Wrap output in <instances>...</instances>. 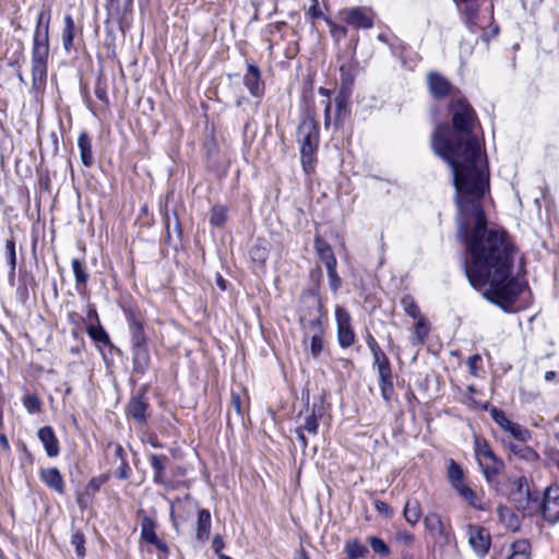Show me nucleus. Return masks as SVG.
I'll return each mask as SVG.
<instances>
[{
	"mask_svg": "<svg viewBox=\"0 0 559 559\" xmlns=\"http://www.w3.org/2000/svg\"><path fill=\"white\" fill-rule=\"evenodd\" d=\"M302 169L310 175L314 171L317 151L319 145H299Z\"/></svg>",
	"mask_w": 559,
	"mask_h": 559,
	"instance_id": "16",
	"label": "nucleus"
},
{
	"mask_svg": "<svg viewBox=\"0 0 559 559\" xmlns=\"http://www.w3.org/2000/svg\"><path fill=\"white\" fill-rule=\"evenodd\" d=\"M319 94L325 96L326 98H330L331 92L325 87H319Z\"/></svg>",
	"mask_w": 559,
	"mask_h": 559,
	"instance_id": "61",
	"label": "nucleus"
},
{
	"mask_svg": "<svg viewBox=\"0 0 559 559\" xmlns=\"http://www.w3.org/2000/svg\"><path fill=\"white\" fill-rule=\"evenodd\" d=\"M378 39H379L380 41H382V43H385V44H388V43H389V39H388L386 34H383V33L378 35Z\"/></svg>",
	"mask_w": 559,
	"mask_h": 559,
	"instance_id": "64",
	"label": "nucleus"
},
{
	"mask_svg": "<svg viewBox=\"0 0 559 559\" xmlns=\"http://www.w3.org/2000/svg\"><path fill=\"white\" fill-rule=\"evenodd\" d=\"M450 111L453 128L437 126L431 147L452 169L460 215L457 236L469 254L465 274L488 301L507 312L519 311L513 304L522 286L511 276L512 246L504 231L486 228L481 199L489 190V174L480 141L474 133L475 111L461 98L451 102Z\"/></svg>",
	"mask_w": 559,
	"mask_h": 559,
	"instance_id": "1",
	"label": "nucleus"
},
{
	"mask_svg": "<svg viewBox=\"0 0 559 559\" xmlns=\"http://www.w3.org/2000/svg\"><path fill=\"white\" fill-rule=\"evenodd\" d=\"M348 317H337V337L342 347H349L355 341L354 331Z\"/></svg>",
	"mask_w": 559,
	"mask_h": 559,
	"instance_id": "14",
	"label": "nucleus"
},
{
	"mask_svg": "<svg viewBox=\"0 0 559 559\" xmlns=\"http://www.w3.org/2000/svg\"><path fill=\"white\" fill-rule=\"evenodd\" d=\"M299 145H319V127L313 118H305L297 129Z\"/></svg>",
	"mask_w": 559,
	"mask_h": 559,
	"instance_id": "10",
	"label": "nucleus"
},
{
	"mask_svg": "<svg viewBox=\"0 0 559 559\" xmlns=\"http://www.w3.org/2000/svg\"><path fill=\"white\" fill-rule=\"evenodd\" d=\"M344 549L349 559H359L368 554L367 547L357 539L347 540Z\"/></svg>",
	"mask_w": 559,
	"mask_h": 559,
	"instance_id": "29",
	"label": "nucleus"
},
{
	"mask_svg": "<svg viewBox=\"0 0 559 559\" xmlns=\"http://www.w3.org/2000/svg\"><path fill=\"white\" fill-rule=\"evenodd\" d=\"M87 333L93 341L98 344L107 345L109 343V337L104 329L98 324H90L87 326Z\"/></svg>",
	"mask_w": 559,
	"mask_h": 559,
	"instance_id": "36",
	"label": "nucleus"
},
{
	"mask_svg": "<svg viewBox=\"0 0 559 559\" xmlns=\"http://www.w3.org/2000/svg\"><path fill=\"white\" fill-rule=\"evenodd\" d=\"M465 26L472 33L483 28L484 19L479 15L480 0H454Z\"/></svg>",
	"mask_w": 559,
	"mask_h": 559,
	"instance_id": "7",
	"label": "nucleus"
},
{
	"mask_svg": "<svg viewBox=\"0 0 559 559\" xmlns=\"http://www.w3.org/2000/svg\"><path fill=\"white\" fill-rule=\"evenodd\" d=\"M81 160L85 166H92L94 163L92 141L86 132H81L78 139Z\"/></svg>",
	"mask_w": 559,
	"mask_h": 559,
	"instance_id": "18",
	"label": "nucleus"
},
{
	"mask_svg": "<svg viewBox=\"0 0 559 559\" xmlns=\"http://www.w3.org/2000/svg\"><path fill=\"white\" fill-rule=\"evenodd\" d=\"M297 433H298L299 441H300V442H301V444L306 448V447H307V444H308V442H307V440H306V437H305V435H304L302 430H301V429H298V430H297Z\"/></svg>",
	"mask_w": 559,
	"mask_h": 559,
	"instance_id": "60",
	"label": "nucleus"
},
{
	"mask_svg": "<svg viewBox=\"0 0 559 559\" xmlns=\"http://www.w3.org/2000/svg\"><path fill=\"white\" fill-rule=\"evenodd\" d=\"M448 478L455 491L473 508L479 510L488 508L487 503L483 502L476 492L465 484L463 469L453 460H450L448 464Z\"/></svg>",
	"mask_w": 559,
	"mask_h": 559,
	"instance_id": "4",
	"label": "nucleus"
},
{
	"mask_svg": "<svg viewBox=\"0 0 559 559\" xmlns=\"http://www.w3.org/2000/svg\"><path fill=\"white\" fill-rule=\"evenodd\" d=\"M326 272H328V276H329L330 286L335 292L341 284V278L336 272V265H332V270L326 269Z\"/></svg>",
	"mask_w": 559,
	"mask_h": 559,
	"instance_id": "48",
	"label": "nucleus"
},
{
	"mask_svg": "<svg viewBox=\"0 0 559 559\" xmlns=\"http://www.w3.org/2000/svg\"><path fill=\"white\" fill-rule=\"evenodd\" d=\"M336 115L334 119L335 124H340L342 120V116L345 114V100L343 97H337L335 99Z\"/></svg>",
	"mask_w": 559,
	"mask_h": 559,
	"instance_id": "50",
	"label": "nucleus"
},
{
	"mask_svg": "<svg viewBox=\"0 0 559 559\" xmlns=\"http://www.w3.org/2000/svg\"><path fill=\"white\" fill-rule=\"evenodd\" d=\"M41 480L58 493H63L64 483L60 472L56 467L46 468L40 472Z\"/></svg>",
	"mask_w": 559,
	"mask_h": 559,
	"instance_id": "15",
	"label": "nucleus"
},
{
	"mask_svg": "<svg viewBox=\"0 0 559 559\" xmlns=\"http://www.w3.org/2000/svg\"><path fill=\"white\" fill-rule=\"evenodd\" d=\"M231 405L238 415H242L241 397L237 393L231 394Z\"/></svg>",
	"mask_w": 559,
	"mask_h": 559,
	"instance_id": "55",
	"label": "nucleus"
},
{
	"mask_svg": "<svg viewBox=\"0 0 559 559\" xmlns=\"http://www.w3.org/2000/svg\"><path fill=\"white\" fill-rule=\"evenodd\" d=\"M314 247L320 260L324 263L325 267L332 270V265H336V259L331 246L321 238L317 237L314 240Z\"/></svg>",
	"mask_w": 559,
	"mask_h": 559,
	"instance_id": "17",
	"label": "nucleus"
},
{
	"mask_svg": "<svg viewBox=\"0 0 559 559\" xmlns=\"http://www.w3.org/2000/svg\"><path fill=\"white\" fill-rule=\"evenodd\" d=\"M374 508H376V510H377L379 513L383 514L384 516H386V518L392 516V513H393V512H392V510H391L390 506H389L386 502H384V501H380V500H377V501L374 502Z\"/></svg>",
	"mask_w": 559,
	"mask_h": 559,
	"instance_id": "52",
	"label": "nucleus"
},
{
	"mask_svg": "<svg viewBox=\"0 0 559 559\" xmlns=\"http://www.w3.org/2000/svg\"><path fill=\"white\" fill-rule=\"evenodd\" d=\"M153 545L156 547L157 550L163 552L165 556L168 555V547L162 539L158 538Z\"/></svg>",
	"mask_w": 559,
	"mask_h": 559,
	"instance_id": "58",
	"label": "nucleus"
},
{
	"mask_svg": "<svg viewBox=\"0 0 559 559\" xmlns=\"http://www.w3.org/2000/svg\"><path fill=\"white\" fill-rule=\"evenodd\" d=\"M466 530L468 544L474 552L480 558L485 557L488 554L491 545V537L489 532L485 527L472 524L468 525Z\"/></svg>",
	"mask_w": 559,
	"mask_h": 559,
	"instance_id": "8",
	"label": "nucleus"
},
{
	"mask_svg": "<svg viewBox=\"0 0 559 559\" xmlns=\"http://www.w3.org/2000/svg\"><path fill=\"white\" fill-rule=\"evenodd\" d=\"M71 266H72V271H73V274L75 277L76 287L78 288L84 287L88 280V273H87L85 266L78 259L72 260Z\"/></svg>",
	"mask_w": 559,
	"mask_h": 559,
	"instance_id": "33",
	"label": "nucleus"
},
{
	"mask_svg": "<svg viewBox=\"0 0 559 559\" xmlns=\"http://www.w3.org/2000/svg\"><path fill=\"white\" fill-rule=\"evenodd\" d=\"M211 531V513L207 510H200L197 522V538L205 540L209 538Z\"/></svg>",
	"mask_w": 559,
	"mask_h": 559,
	"instance_id": "20",
	"label": "nucleus"
},
{
	"mask_svg": "<svg viewBox=\"0 0 559 559\" xmlns=\"http://www.w3.org/2000/svg\"><path fill=\"white\" fill-rule=\"evenodd\" d=\"M141 538L150 544H154L158 539L155 533V522L151 518L146 516L142 520Z\"/></svg>",
	"mask_w": 559,
	"mask_h": 559,
	"instance_id": "32",
	"label": "nucleus"
},
{
	"mask_svg": "<svg viewBox=\"0 0 559 559\" xmlns=\"http://www.w3.org/2000/svg\"><path fill=\"white\" fill-rule=\"evenodd\" d=\"M336 16L348 27L369 29L374 24L376 13L369 7H348L338 10Z\"/></svg>",
	"mask_w": 559,
	"mask_h": 559,
	"instance_id": "5",
	"label": "nucleus"
},
{
	"mask_svg": "<svg viewBox=\"0 0 559 559\" xmlns=\"http://www.w3.org/2000/svg\"><path fill=\"white\" fill-rule=\"evenodd\" d=\"M50 10H41L37 15V22L32 43V87L35 93L44 92L47 83V69L49 58V26Z\"/></svg>",
	"mask_w": 559,
	"mask_h": 559,
	"instance_id": "2",
	"label": "nucleus"
},
{
	"mask_svg": "<svg viewBox=\"0 0 559 559\" xmlns=\"http://www.w3.org/2000/svg\"><path fill=\"white\" fill-rule=\"evenodd\" d=\"M134 368L144 372L150 366V353L146 346L133 348Z\"/></svg>",
	"mask_w": 559,
	"mask_h": 559,
	"instance_id": "26",
	"label": "nucleus"
},
{
	"mask_svg": "<svg viewBox=\"0 0 559 559\" xmlns=\"http://www.w3.org/2000/svg\"><path fill=\"white\" fill-rule=\"evenodd\" d=\"M331 109H332L331 102L328 100L324 106V126L326 128L332 123Z\"/></svg>",
	"mask_w": 559,
	"mask_h": 559,
	"instance_id": "57",
	"label": "nucleus"
},
{
	"mask_svg": "<svg viewBox=\"0 0 559 559\" xmlns=\"http://www.w3.org/2000/svg\"><path fill=\"white\" fill-rule=\"evenodd\" d=\"M261 72L259 68L254 64H248L247 72L243 76V83L246 87L249 90L250 94L254 97H259L262 95V86H261Z\"/></svg>",
	"mask_w": 559,
	"mask_h": 559,
	"instance_id": "11",
	"label": "nucleus"
},
{
	"mask_svg": "<svg viewBox=\"0 0 559 559\" xmlns=\"http://www.w3.org/2000/svg\"><path fill=\"white\" fill-rule=\"evenodd\" d=\"M38 438L44 444L48 456L53 457L59 454V442L51 427H43L38 430Z\"/></svg>",
	"mask_w": 559,
	"mask_h": 559,
	"instance_id": "12",
	"label": "nucleus"
},
{
	"mask_svg": "<svg viewBox=\"0 0 559 559\" xmlns=\"http://www.w3.org/2000/svg\"><path fill=\"white\" fill-rule=\"evenodd\" d=\"M506 432L521 442H526L532 437L531 432L526 428L514 421L511 423Z\"/></svg>",
	"mask_w": 559,
	"mask_h": 559,
	"instance_id": "35",
	"label": "nucleus"
},
{
	"mask_svg": "<svg viewBox=\"0 0 559 559\" xmlns=\"http://www.w3.org/2000/svg\"><path fill=\"white\" fill-rule=\"evenodd\" d=\"M146 404L139 397H134L128 405V415L138 421L145 419Z\"/></svg>",
	"mask_w": 559,
	"mask_h": 559,
	"instance_id": "30",
	"label": "nucleus"
},
{
	"mask_svg": "<svg viewBox=\"0 0 559 559\" xmlns=\"http://www.w3.org/2000/svg\"><path fill=\"white\" fill-rule=\"evenodd\" d=\"M498 511L501 520H504L507 515L511 518L513 516V514L507 508L500 507Z\"/></svg>",
	"mask_w": 559,
	"mask_h": 559,
	"instance_id": "59",
	"label": "nucleus"
},
{
	"mask_svg": "<svg viewBox=\"0 0 559 559\" xmlns=\"http://www.w3.org/2000/svg\"><path fill=\"white\" fill-rule=\"evenodd\" d=\"M424 526L437 545L447 546L455 540L450 522H444L441 515L436 512L426 514L424 518Z\"/></svg>",
	"mask_w": 559,
	"mask_h": 559,
	"instance_id": "6",
	"label": "nucleus"
},
{
	"mask_svg": "<svg viewBox=\"0 0 559 559\" xmlns=\"http://www.w3.org/2000/svg\"><path fill=\"white\" fill-rule=\"evenodd\" d=\"M368 543L370 544V547L376 554H379L381 556L390 555L389 546L381 538L377 536H370L368 537Z\"/></svg>",
	"mask_w": 559,
	"mask_h": 559,
	"instance_id": "43",
	"label": "nucleus"
},
{
	"mask_svg": "<svg viewBox=\"0 0 559 559\" xmlns=\"http://www.w3.org/2000/svg\"><path fill=\"white\" fill-rule=\"evenodd\" d=\"M523 483H526V479L524 477H521L519 479V485H520V489H519V493L520 495H525L526 498L524 501L522 500H518V509L524 511V512H527V513H532L533 511H535L538 507V501H537V498H533L531 492L528 491V489L523 492L522 491V484Z\"/></svg>",
	"mask_w": 559,
	"mask_h": 559,
	"instance_id": "24",
	"label": "nucleus"
},
{
	"mask_svg": "<svg viewBox=\"0 0 559 559\" xmlns=\"http://www.w3.org/2000/svg\"><path fill=\"white\" fill-rule=\"evenodd\" d=\"M324 22L330 28V34L335 44H340L348 34V26L346 24H338L330 17H324Z\"/></svg>",
	"mask_w": 559,
	"mask_h": 559,
	"instance_id": "28",
	"label": "nucleus"
},
{
	"mask_svg": "<svg viewBox=\"0 0 559 559\" xmlns=\"http://www.w3.org/2000/svg\"><path fill=\"white\" fill-rule=\"evenodd\" d=\"M372 354L382 381L388 380L391 376V370L385 354L380 349L379 346H372Z\"/></svg>",
	"mask_w": 559,
	"mask_h": 559,
	"instance_id": "21",
	"label": "nucleus"
},
{
	"mask_svg": "<svg viewBox=\"0 0 559 559\" xmlns=\"http://www.w3.org/2000/svg\"><path fill=\"white\" fill-rule=\"evenodd\" d=\"M23 406L29 414L39 413L41 403L35 394H26L23 397Z\"/></svg>",
	"mask_w": 559,
	"mask_h": 559,
	"instance_id": "42",
	"label": "nucleus"
},
{
	"mask_svg": "<svg viewBox=\"0 0 559 559\" xmlns=\"http://www.w3.org/2000/svg\"><path fill=\"white\" fill-rule=\"evenodd\" d=\"M542 511L546 521L551 523L559 521V485L555 484L546 489Z\"/></svg>",
	"mask_w": 559,
	"mask_h": 559,
	"instance_id": "9",
	"label": "nucleus"
},
{
	"mask_svg": "<svg viewBox=\"0 0 559 559\" xmlns=\"http://www.w3.org/2000/svg\"><path fill=\"white\" fill-rule=\"evenodd\" d=\"M306 15L311 20L320 19V17H322L324 20V17H326L325 15H323L322 11L320 10L318 0H314V3H312L310 5V8L306 12Z\"/></svg>",
	"mask_w": 559,
	"mask_h": 559,
	"instance_id": "49",
	"label": "nucleus"
},
{
	"mask_svg": "<svg viewBox=\"0 0 559 559\" xmlns=\"http://www.w3.org/2000/svg\"><path fill=\"white\" fill-rule=\"evenodd\" d=\"M427 82L429 91L435 97H443L450 93L451 85L449 81L438 73H429L427 75Z\"/></svg>",
	"mask_w": 559,
	"mask_h": 559,
	"instance_id": "13",
	"label": "nucleus"
},
{
	"mask_svg": "<svg viewBox=\"0 0 559 559\" xmlns=\"http://www.w3.org/2000/svg\"><path fill=\"white\" fill-rule=\"evenodd\" d=\"M509 448L514 456L526 462H535L538 459V454L531 447L510 444Z\"/></svg>",
	"mask_w": 559,
	"mask_h": 559,
	"instance_id": "31",
	"label": "nucleus"
},
{
	"mask_svg": "<svg viewBox=\"0 0 559 559\" xmlns=\"http://www.w3.org/2000/svg\"><path fill=\"white\" fill-rule=\"evenodd\" d=\"M302 300L304 302L311 305L313 307V310H321L320 298L317 293L307 292L306 294H304Z\"/></svg>",
	"mask_w": 559,
	"mask_h": 559,
	"instance_id": "47",
	"label": "nucleus"
},
{
	"mask_svg": "<svg viewBox=\"0 0 559 559\" xmlns=\"http://www.w3.org/2000/svg\"><path fill=\"white\" fill-rule=\"evenodd\" d=\"M394 539L405 546L411 545L414 542V535L405 530H400L395 533Z\"/></svg>",
	"mask_w": 559,
	"mask_h": 559,
	"instance_id": "46",
	"label": "nucleus"
},
{
	"mask_svg": "<svg viewBox=\"0 0 559 559\" xmlns=\"http://www.w3.org/2000/svg\"><path fill=\"white\" fill-rule=\"evenodd\" d=\"M95 95L104 104H108L109 103L106 88L100 83H97L96 86H95Z\"/></svg>",
	"mask_w": 559,
	"mask_h": 559,
	"instance_id": "54",
	"label": "nucleus"
},
{
	"mask_svg": "<svg viewBox=\"0 0 559 559\" xmlns=\"http://www.w3.org/2000/svg\"><path fill=\"white\" fill-rule=\"evenodd\" d=\"M212 546L216 552V555L219 557V554L222 552V549L224 548V542L219 536H215L212 540Z\"/></svg>",
	"mask_w": 559,
	"mask_h": 559,
	"instance_id": "56",
	"label": "nucleus"
},
{
	"mask_svg": "<svg viewBox=\"0 0 559 559\" xmlns=\"http://www.w3.org/2000/svg\"><path fill=\"white\" fill-rule=\"evenodd\" d=\"M251 257L253 260L263 262L267 257L266 249L257 245L251 249Z\"/></svg>",
	"mask_w": 559,
	"mask_h": 559,
	"instance_id": "51",
	"label": "nucleus"
},
{
	"mask_svg": "<svg viewBox=\"0 0 559 559\" xmlns=\"http://www.w3.org/2000/svg\"><path fill=\"white\" fill-rule=\"evenodd\" d=\"M510 554L506 559H530L531 546L527 540L520 539L509 547Z\"/></svg>",
	"mask_w": 559,
	"mask_h": 559,
	"instance_id": "22",
	"label": "nucleus"
},
{
	"mask_svg": "<svg viewBox=\"0 0 559 559\" xmlns=\"http://www.w3.org/2000/svg\"><path fill=\"white\" fill-rule=\"evenodd\" d=\"M490 416L491 418L495 420L496 424L499 425V427L503 430V431H507V429L509 428V426L511 425L512 420H510L506 413L501 409H498L496 407L491 408L490 409Z\"/></svg>",
	"mask_w": 559,
	"mask_h": 559,
	"instance_id": "41",
	"label": "nucleus"
},
{
	"mask_svg": "<svg viewBox=\"0 0 559 559\" xmlns=\"http://www.w3.org/2000/svg\"><path fill=\"white\" fill-rule=\"evenodd\" d=\"M75 36V24L71 15L64 16V27L62 31V45L66 51H70L73 47Z\"/></svg>",
	"mask_w": 559,
	"mask_h": 559,
	"instance_id": "23",
	"label": "nucleus"
},
{
	"mask_svg": "<svg viewBox=\"0 0 559 559\" xmlns=\"http://www.w3.org/2000/svg\"><path fill=\"white\" fill-rule=\"evenodd\" d=\"M295 559H309V557L307 556V554L301 549L297 556L295 557Z\"/></svg>",
	"mask_w": 559,
	"mask_h": 559,
	"instance_id": "63",
	"label": "nucleus"
},
{
	"mask_svg": "<svg viewBox=\"0 0 559 559\" xmlns=\"http://www.w3.org/2000/svg\"><path fill=\"white\" fill-rule=\"evenodd\" d=\"M310 325L316 330L314 333L311 335L310 352L313 357H318L323 349L321 320L314 319L310 321Z\"/></svg>",
	"mask_w": 559,
	"mask_h": 559,
	"instance_id": "19",
	"label": "nucleus"
},
{
	"mask_svg": "<svg viewBox=\"0 0 559 559\" xmlns=\"http://www.w3.org/2000/svg\"><path fill=\"white\" fill-rule=\"evenodd\" d=\"M130 329L132 333V345L133 348L143 347L145 345V336L143 334L142 323L135 319H133L130 323Z\"/></svg>",
	"mask_w": 559,
	"mask_h": 559,
	"instance_id": "34",
	"label": "nucleus"
},
{
	"mask_svg": "<svg viewBox=\"0 0 559 559\" xmlns=\"http://www.w3.org/2000/svg\"><path fill=\"white\" fill-rule=\"evenodd\" d=\"M318 426H319V421H318V417L316 416V414L312 412L310 415H308L305 419V424L302 425V427L300 428L302 431L306 430L308 431L309 433H317V430H318Z\"/></svg>",
	"mask_w": 559,
	"mask_h": 559,
	"instance_id": "45",
	"label": "nucleus"
},
{
	"mask_svg": "<svg viewBox=\"0 0 559 559\" xmlns=\"http://www.w3.org/2000/svg\"><path fill=\"white\" fill-rule=\"evenodd\" d=\"M555 377H556V372L555 371H547L545 373V380L546 381H551V380L555 379Z\"/></svg>",
	"mask_w": 559,
	"mask_h": 559,
	"instance_id": "62",
	"label": "nucleus"
},
{
	"mask_svg": "<svg viewBox=\"0 0 559 559\" xmlns=\"http://www.w3.org/2000/svg\"><path fill=\"white\" fill-rule=\"evenodd\" d=\"M227 218V210L225 206L217 205L212 209L210 222L213 226L221 227Z\"/></svg>",
	"mask_w": 559,
	"mask_h": 559,
	"instance_id": "39",
	"label": "nucleus"
},
{
	"mask_svg": "<svg viewBox=\"0 0 559 559\" xmlns=\"http://www.w3.org/2000/svg\"><path fill=\"white\" fill-rule=\"evenodd\" d=\"M430 326L428 322L420 318L415 325V331L413 335V340L415 343L423 344L429 333Z\"/></svg>",
	"mask_w": 559,
	"mask_h": 559,
	"instance_id": "37",
	"label": "nucleus"
},
{
	"mask_svg": "<svg viewBox=\"0 0 559 559\" xmlns=\"http://www.w3.org/2000/svg\"><path fill=\"white\" fill-rule=\"evenodd\" d=\"M8 264L10 266V273L14 275L16 269V250H15V241L13 239H8L5 241V251H4Z\"/></svg>",
	"mask_w": 559,
	"mask_h": 559,
	"instance_id": "38",
	"label": "nucleus"
},
{
	"mask_svg": "<svg viewBox=\"0 0 559 559\" xmlns=\"http://www.w3.org/2000/svg\"><path fill=\"white\" fill-rule=\"evenodd\" d=\"M400 306L402 307L403 311L406 314H418V312H419V309H418L416 302L414 301V298L411 296L402 297V299L400 301Z\"/></svg>",
	"mask_w": 559,
	"mask_h": 559,
	"instance_id": "44",
	"label": "nucleus"
},
{
	"mask_svg": "<svg viewBox=\"0 0 559 559\" xmlns=\"http://www.w3.org/2000/svg\"><path fill=\"white\" fill-rule=\"evenodd\" d=\"M480 360H481V357L479 355H473V356L468 357L466 364L469 368V372L473 376L477 374V366L480 362Z\"/></svg>",
	"mask_w": 559,
	"mask_h": 559,
	"instance_id": "53",
	"label": "nucleus"
},
{
	"mask_svg": "<svg viewBox=\"0 0 559 559\" xmlns=\"http://www.w3.org/2000/svg\"><path fill=\"white\" fill-rule=\"evenodd\" d=\"M71 544L75 548L76 556L79 558H84L85 554H86V549H85V537H84L83 533H81L79 531L74 532L71 537Z\"/></svg>",
	"mask_w": 559,
	"mask_h": 559,
	"instance_id": "40",
	"label": "nucleus"
},
{
	"mask_svg": "<svg viewBox=\"0 0 559 559\" xmlns=\"http://www.w3.org/2000/svg\"><path fill=\"white\" fill-rule=\"evenodd\" d=\"M404 518L411 525H416L421 518V508L418 501L409 500L403 511Z\"/></svg>",
	"mask_w": 559,
	"mask_h": 559,
	"instance_id": "25",
	"label": "nucleus"
},
{
	"mask_svg": "<svg viewBox=\"0 0 559 559\" xmlns=\"http://www.w3.org/2000/svg\"><path fill=\"white\" fill-rule=\"evenodd\" d=\"M474 451L485 479L492 484L502 472L504 467L503 462L496 456L485 439L475 438Z\"/></svg>",
	"mask_w": 559,
	"mask_h": 559,
	"instance_id": "3",
	"label": "nucleus"
},
{
	"mask_svg": "<svg viewBox=\"0 0 559 559\" xmlns=\"http://www.w3.org/2000/svg\"><path fill=\"white\" fill-rule=\"evenodd\" d=\"M150 462L154 469V480L156 483H163L168 457L165 455L151 454Z\"/></svg>",
	"mask_w": 559,
	"mask_h": 559,
	"instance_id": "27",
	"label": "nucleus"
}]
</instances>
